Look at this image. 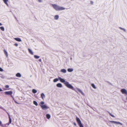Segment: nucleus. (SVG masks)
Here are the masks:
<instances>
[{
    "mask_svg": "<svg viewBox=\"0 0 127 127\" xmlns=\"http://www.w3.org/2000/svg\"><path fill=\"white\" fill-rule=\"evenodd\" d=\"M52 6L56 10L59 11L63 10L65 8L59 6L55 4H52Z\"/></svg>",
    "mask_w": 127,
    "mask_h": 127,
    "instance_id": "f257e3e1",
    "label": "nucleus"
},
{
    "mask_svg": "<svg viewBox=\"0 0 127 127\" xmlns=\"http://www.w3.org/2000/svg\"><path fill=\"white\" fill-rule=\"evenodd\" d=\"M61 81L62 82L64 83V84L67 87L73 89V87L69 84L68 82L65 81L64 80H61Z\"/></svg>",
    "mask_w": 127,
    "mask_h": 127,
    "instance_id": "f03ea898",
    "label": "nucleus"
},
{
    "mask_svg": "<svg viewBox=\"0 0 127 127\" xmlns=\"http://www.w3.org/2000/svg\"><path fill=\"white\" fill-rule=\"evenodd\" d=\"M76 120L77 121L78 123V124L79 125L80 127H83L79 119L78 118H76Z\"/></svg>",
    "mask_w": 127,
    "mask_h": 127,
    "instance_id": "7ed1b4c3",
    "label": "nucleus"
},
{
    "mask_svg": "<svg viewBox=\"0 0 127 127\" xmlns=\"http://www.w3.org/2000/svg\"><path fill=\"white\" fill-rule=\"evenodd\" d=\"M40 107L43 110H45L49 108V107L47 106L46 105H40Z\"/></svg>",
    "mask_w": 127,
    "mask_h": 127,
    "instance_id": "20e7f679",
    "label": "nucleus"
},
{
    "mask_svg": "<svg viewBox=\"0 0 127 127\" xmlns=\"http://www.w3.org/2000/svg\"><path fill=\"white\" fill-rule=\"evenodd\" d=\"M121 91L123 94L126 95L127 94V91L125 89H123L121 90Z\"/></svg>",
    "mask_w": 127,
    "mask_h": 127,
    "instance_id": "39448f33",
    "label": "nucleus"
},
{
    "mask_svg": "<svg viewBox=\"0 0 127 127\" xmlns=\"http://www.w3.org/2000/svg\"><path fill=\"white\" fill-rule=\"evenodd\" d=\"M110 122L111 123H115L116 124H120L121 125H123L122 124V123H121L119 122H116L113 121H110Z\"/></svg>",
    "mask_w": 127,
    "mask_h": 127,
    "instance_id": "423d86ee",
    "label": "nucleus"
},
{
    "mask_svg": "<svg viewBox=\"0 0 127 127\" xmlns=\"http://www.w3.org/2000/svg\"><path fill=\"white\" fill-rule=\"evenodd\" d=\"M4 93L5 94L10 95L12 94V91H10L5 92Z\"/></svg>",
    "mask_w": 127,
    "mask_h": 127,
    "instance_id": "0eeeda50",
    "label": "nucleus"
},
{
    "mask_svg": "<svg viewBox=\"0 0 127 127\" xmlns=\"http://www.w3.org/2000/svg\"><path fill=\"white\" fill-rule=\"evenodd\" d=\"M14 39L17 41L20 42L21 41V40L20 38H14Z\"/></svg>",
    "mask_w": 127,
    "mask_h": 127,
    "instance_id": "6e6552de",
    "label": "nucleus"
},
{
    "mask_svg": "<svg viewBox=\"0 0 127 127\" xmlns=\"http://www.w3.org/2000/svg\"><path fill=\"white\" fill-rule=\"evenodd\" d=\"M76 91L77 92H78L82 94L83 95V92L79 89L77 88L76 90Z\"/></svg>",
    "mask_w": 127,
    "mask_h": 127,
    "instance_id": "1a4fd4ad",
    "label": "nucleus"
},
{
    "mask_svg": "<svg viewBox=\"0 0 127 127\" xmlns=\"http://www.w3.org/2000/svg\"><path fill=\"white\" fill-rule=\"evenodd\" d=\"M28 51L29 52V53L31 54V55H33V53L32 51L30 49H28Z\"/></svg>",
    "mask_w": 127,
    "mask_h": 127,
    "instance_id": "9d476101",
    "label": "nucleus"
},
{
    "mask_svg": "<svg viewBox=\"0 0 127 127\" xmlns=\"http://www.w3.org/2000/svg\"><path fill=\"white\" fill-rule=\"evenodd\" d=\"M3 51L5 55L6 56V57H7L8 56V55L7 52L5 49Z\"/></svg>",
    "mask_w": 127,
    "mask_h": 127,
    "instance_id": "9b49d317",
    "label": "nucleus"
},
{
    "mask_svg": "<svg viewBox=\"0 0 127 127\" xmlns=\"http://www.w3.org/2000/svg\"><path fill=\"white\" fill-rule=\"evenodd\" d=\"M16 76L18 77H20L21 76V75L19 73H18L16 74Z\"/></svg>",
    "mask_w": 127,
    "mask_h": 127,
    "instance_id": "f8f14e48",
    "label": "nucleus"
},
{
    "mask_svg": "<svg viewBox=\"0 0 127 127\" xmlns=\"http://www.w3.org/2000/svg\"><path fill=\"white\" fill-rule=\"evenodd\" d=\"M8 0H3V1L4 3L7 5H8V4L7 2L8 1Z\"/></svg>",
    "mask_w": 127,
    "mask_h": 127,
    "instance_id": "ddd939ff",
    "label": "nucleus"
},
{
    "mask_svg": "<svg viewBox=\"0 0 127 127\" xmlns=\"http://www.w3.org/2000/svg\"><path fill=\"white\" fill-rule=\"evenodd\" d=\"M61 72L64 73H65L66 72V70L64 69H62L61 70Z\"/></svg>",
    "mask_w": 127,
    "mask_h": 127,
    "instance_id": "4468645a",
    "label": "nucleus"
},
{
    "mask_svg": "<svg viewBox=\"0 0 127 127\" xmlns=\"http://www.w3.org/2000/svg\"><path fill=\"white\" fill-rule=\"evenodd\" d=\"M9 123H8V125H9V124H10L11 122V118H10V117L9 115Z\"/></svg>",
    "mask_w": 127,
    "mask_h": 127,
    "instance_id": "2eb2a0df",
    "label": "nucleus"
},
{
    "mask_svg": "<svg viewBox=\"0 0 127 127\" xmlns=\"http://www.w3.org/2000/svg\"><path fill=\"white\" fill-rule=\"evenodd\" d=\"M57 86L58 87L60 88L62 86V84L60 83L58 84L57 85Z\"/></svg>",
    "mask_w": 127,
    "mask_h": 127,
    "instance_id": "dca6fc26",
    "label": "nucleus"
},
{
    "mask_svg": "<svg viewBox=\"0 0 127 127\" xmlns=\"http://www.w3.org/2000/svg\"><path fill=\"white\" fill-rule=\"evenodd\" d=\"M41 97L42 99H43L44 98L45 96L44 95L43 93H42L41 95Z\"/></svg>",
    "mask_w": 127,
    "mask_h": 127,
    "instance_id": "f3484780",
    "label": "nucleus"
},
{
    "mask_svg": "<svg viewBox=\"0 0 127 127\" xmlns=\"http://www.w3.org/2000/svg\"><path fill=\"white\" fill-rule=\"evenodd\" d=\"M73 70V69L72 68H68L67 69V71L69 72H71Z\"/></svg>",
    "mask_w": 127,
    "mask_h": 127,
    "instance_id": "a211bd4d",
    "label": "nucleus"
},
{
    "mask_svg": "<svg viewBox=\"0 0 127 127\" xmlns=\"http://www.w3.org/2000/svg\"><path fill=\"white\" fill-rule=\"evenodd\" d=\"M46 117L47 119H49L50 117V116L49 114H47L46 115Z\"/></svg>",
    "mask_w": 127,
    "mask_h": 127,
    "instance_id": "6ab92c4d",
    "label": "nucleus"
},
{
    "mask_svg": "<svg viewBox=\"0 0 127 127\" xmlns=\"http://www.w3.org/2000/svg\"><path fill=\"white\" fill-rule=\"evenodd\" d=\"M59 18V16L58 15H56L54 17V19L56 20H57Z\"/></svg>",
    "mask_w": 127,
    "mask_h": 127,
    "instance_id": "aec40b11",
    "label": "nucleus"
},
{
    "mask_svg": "<svg viewBox=\"0 0 127 127\" xmlns=\"http://www.w3.org/2000/svg\"><path fill=\"white\" fill-rule=\"evenodd\" d=\"M33 103L36 106H37L38 105V104L37 103V102L35 101H33Z\"/></svg>",
    "mask_w": 127,
    "mask_h": 127,
    "instance_id": "412c9836",
    "label": "nucleus"
},
{
    "mask_svg": "<svg viewBox=\"0 0 127 127\" xmlns=\"http://www.w3.org/2000/svg\"><path fill=\"white\" fill-rule=\"evenodd\" d=\"M40 105H44V102L43 101H42L40 102Z\"/></svg>",
    "mask_w": 127,
    "mask_h": 127,
    "instance_id": "4be33fe9",
    "label": "nucleus"
},
{
    "mask_svg": "<svg viewBox=\"0 0 127 127\" xmlns=\"http://www.w3.org/2000/svg\"><path fill=\"white\" fill-rule=\"evenodd\" d=\"M34 58L36 59H38L39 58V56H38L36 55H34Z\"/></svg>",
    "mask_w": 127,
    "mask_h": 127,
    "instance_id": "5701e85b",
    "label": "nucleus"
},
{
    "mask_svg": "<svg viewBox=\"0 0 127 127\" xmlns=\"http://www.w3.org/2000/svg\"><path fill=\"white\" fill-rule=\"evenodd\" d=\"M0 29L2 31H4V28L3 27H0Z\"/></svg>",
    "mask_w": 127,
    "mask_h": 127,
    "instance_id": "b1692460",
    "label": "nucleus"
},
{
    "mask_svg": "<svg viewBox=\"0 0 127 127\" xmlns=\"http://www.w3.org/2000/svg\"><path fill=\"white\" fill-rule=\"evenodd\" d=\"M32 92L33 93H36L37 91L34 89H33L32 90Z\"/></svg>",
    "mask_w": 127,
    "mask_h": 127,
    "instance_id": "393cba45",
    "label": "nucleus"
},
{
    "mask_svg": "<svg viewBox=\"0 0 127 127\" xmlns=\"http://www.w3.org/2000/svg\"><path fill=\"white\" fill-rule=\"evenodd\" d=\"M92 86L94 88V89H95L96 88V87L94 85V84H91Z\"/></svg>",
    "mask_w": 127,
    "mask_h": 127,
    "instance_id": "a878e982",
    "label": "nucleus"
},
{
    "mask_svg": "<svg viewBox=\"0 0 127 127\" xmlns=\"http://www.w3.org/2000/svg\"><path fill=\"white\" fill-rule=\"evenodd\" d=\"M14 45L16 46H18V44L17 43H15L14 44Z\"/></svg>",
    "mask_w": 127,
    "mask_h": 127,
    "instance_id": "bb28decb",
    "label": "nucleus"
},
{
    "mask_svg": "<svg viewBox=\"0 0 127 127\" xmlns=\"http://www.w3.org/2000/svg\"><path fill=\"white\" fill-rule=\"evenodd\" d=\"M5 87L6 88H8L9 87V86L8 85H6L5 86Z\"/></svg>",
    "mask_w": 127,
    "mask_h": 127,
    "instance_id": "cd10ccee",
    "label": "nucleus"
},
{
    "mask_svg": "<svg viewBox=\"0 0 127 127\" xmlns=\"http://www.w3.org/2000/svg\"><path fill=\"white\" fill-rule=\"evenodd\" d=\"M3 70L0 67V71H2Z\"/></svg>",
    "mask_w": 127,
    "mask_h": 127,
    "instance_id": "c85d7f7f",
    "label": "nucleus"
},
{
    "mask_svg": "<svg viewBox=\"0 0 127 127\" xmlns=\"http://www.w3.org/2000/svg\"><path fill=\"white\" fill-rule=\"evenodd\" d=\"M0 125L1 126L2 125V123L0 120Z\"/></svg>",
    "mask_w": 127,
    "mask_h": 127,
    "instance_id": "c756f323",
    "label": "nucleus"
},
{
    "mask_svg": "<svg viewBox=\"0 0 127 127\" xmlns=\"http://www.w3.org/2000/svg\"><path fill=\"white\" fill-rule=\"evenodd\" d=\"M110 115L112 117H114V116L113 115L111 114V113H110Z\"/></svg>",
    "mask_w": 127,
    "mask_h": 127,
    "instance_id": "7c9ffc66",
    "label": "nucleus"
},
{
    "mask_svg": "<svg viewBox=\"0 0 127 127\" xmlns=\"http://www.w3.org/2000/svg\"><path fill=\"white\" fill-rule=\"evenodd\" d=\"M40 62H41V59H40L38 60Z\"/></svg>",
    "mask_w": 127,
    "mask_h": 127,
    "instance_id": "2f4dec72",
    "label": "nucleus"
},
{
    "mask_svg": "<svg viewBox=\"0 0 127 127\" xmlns=\"http://www.w3.org/2000/svg\"><path fill=\"white\" fill-rule=\"evenodd\" d=\"M58 80H54V82H56Z\"/></svg>",
    "mask_w": 127,
    "mask_h": 127,
    "instance_id": "473e14b6",
    "label": "nucleus"
},
{
    "mask_svg": "<svg viewBox=\"0 0 127 127\" xmlns=\"http://www.w3.org/2000/svg\"><path fill=\"white\" fill-rule=\"evenodd\" d=\"M74 124L75 126H76V124L75 123H74Z\"/></svg>",
    "mask_w": 127,
    "mask_h": 127,
    "instance_id": "72a5a7b5",
    "label": "nucleus"
},
{
    "mask_svg": "<svg viewBox=\"0 0 127 127\" xmlns=\"http://www.w3.org/2000/svg\"><path fill=\"white\" fill-rule=\"evenodd\" d=\"M91 4H93V2L92 1H91Z\"/></svg>",
    "mask_w": 127,
    "mask_h": 127,
    "instance_id": "f704fd0d",
    "label": "nucleus"
},
{
    "mask_svg": "<svg viewBox=\"0 0 127 127\" xmlns=\"http://www.w3.org/2000/svg\"><path fill=\"white\" fill-rule=\"evenodd\" d=\"M2 91V90L0 88V91Z\"/></svg>",
    "mask_w": 127,
    "mask_h": 127,
    "instance_id": "c9c22d12",
    "label": "nucleus"
},
{
    "mask_svg": "<svg viewBox=\"0 0 127 127\" xmlns=\"http://www.w3.org/2000/svg\"><path fill=\"white\" fill-rule=\"evenodd\" d=\"M59 79H61V80H62V79H61V78H59Z\"/></svg>",
    "mask_w": 127,
    "mask_h": 127,
    "instance_id": "e433bc0d",
    "label": "nucleus"
},
{
    "mask_svg": "<svg viewBox=\"0 0 127 127\" xmlns=\"http://www.w3.org/2000/svg\"><path fill=\"white\" fill-rule=\"evenodd\" d=\"M2 25V24L1 23H0V26H1Z\"/></svg>",
    "mask_w": 127,
    "mask_h": 127,
    "instance_id": "4c0bfd02",
    "label": "nucleus"
},
{
    "mask_svg": "<svg viewBox=\"0 0 127 127\" xmlns=\"http://www.w3.org/2000/svg\"><path fill=\"white\" fill-rule=\"evenodd\" d=\"M56 79H56H58L57 78H55V79Z\"/></svg>",
    "mask_w": 127,
    "mask_h": 127,
    "instance_id": "58836bf2",
    "label": "nucleus"
},
{
    "mask_svg": "<svg viewBox=\"0 0 127 127\" xmlns=\"http://www.w3.org/2000/svg\"><path fill=\"white\" fill-rule=\"evenodd\" d=\"M15 102L16 103H17L18 104V103H17V102H16V101H15Z\"/></svg>",
    "mask_w": 127,
    "mask_h": 127,
    "instance_id": "ea45409f",
    "label": "nucleus"
},
{
    "mask_svg": "<svg viewBox=\"0 0 127 127\" xmlns=\"http://www.w3.org/2000/svg\"><path fill=\"white\" fill-rule=\"evenodd\" d=\"M120 28V29H122V28Z\"/></svg>",
    "mask_w": 127,
    "mask_h": 127,
    "instance_id": "a19ab883",
    "label": "nucleus"
},
{
    "mask_svg": "<svg viewBox=\"0 0 127 127\" xmlns=\"http://www.w3.org/2000/svg\"><path fill=\"white\" fill-rule=\"evenodd\" d=\"M126 99L127 100V97L126 98Z\"/></svg>",
    "mask_w": 127,
    "mask_h": 127,
    "instance_id": "79ce46f5",
    "label": "nucleus"
},
{
    "mask_svg": "<svg viewBox=\"0 0 127 127\" xmlns=\"http://www.w3.org/2000/svg\"><path fill=\"white\" fill-rule=\"evenodd\" d=\"M39 2H40L41 1H39Z\"/></svg>",
    "mask_w": 127,
    "mask_h": 127,
    "instance_id": "37998d69",
    "label": "nucleus"
}]
</instances>
